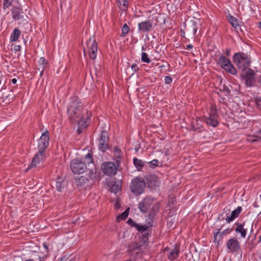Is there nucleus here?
Listing matches in <instances>:
<instances>
[{
	"label": "nucleus",
	"instance_id": "obj_1",
	"mask_svg": "<svg viewBox=\"0 0 261 261\" xmlns=\"http://www.w3.org/2000/svg\"><path fill=\"white\" fill-rule=\"evenodd\" d=\"M83 106L76 97L72 98L67 109V115L72 123H76L81 120H86L83 114Z\"/></svg>",
	"mask_w": 261,
	"mask_h": 261
},
{
	"label": "nucleus",
	"instance_id": "obj_2",
	"mask_svg": "<svg viewBox=\"0 0 261 261\" xmlns=\"http://www.w3.org/2000/svg\"><path fill=\"white\" fill-rule=\"evenodd\" d=\"M234 64L243 71L246 70L250 65V60L244 53H235L233 56Z\"/></svg>",
	"mask_w": 261,
	"mask_h": 261
},
{
	"label": "nucleus",
	"instance_id": "obj_3",
	"mask_svg": "<svg viewBox=\"0 0 261 261\" xmlns=\"http://www.w3.org/2000/svg\"><path fill=\"white\" fill-rule=\"evenodd\" d=\"M146 187L145 181L141 177L133 178L130 185V189L132 193L138 196L142 194Z\"/></svg>",
	"mask_w": 261,
	"mask_h": 261
},
{
	"label": "nucleus",
	"instance_id": "obj_4",
	"mask_svg": "<svg viewBox=\"0 0 261 261\" xmlns=\"http://www.w3.org/2000/svg\"><path fill=\"white\" fill-rule=\"evenodd\" d=\"M218 63L223 69L230 74L234 75L237 73L236 69L231 63L230 60L224 56L221 55L219 57Z\"/></svg>",
	"mask_w": 261,
	"mask_h": 261
},
{
	"label": "nucleus",
	"instance_id": "obj_5",
	"mask_svg": "<svg viewBox=\"0 0 261 261\" xmlns=\"http://www.w3.org/2000/svg\"><path fill=\"white\" fill-rule=\"evenodd\" d=\"M70 168L75 174H82L87 169L86 164L78 159H73L70 163Z\"/></svg>",
	"mask_w": 261,
	"mask_h": 261
},
{
	"label": "nucleus",
	"instance_id": "obj_6",
	"mask_svg": "<svg viewBox=\"0 0 261 261\" xmlns=\"http://www.w3.org/2000/svg\"><path fill=\"white\" fill-rule=\"evenodd\" d=\"M49 140V132L46 130L42 133L41 136L38 140V151L44 154L46 149L48 146Z\"/></svg>",
	"mask_w": 261,
	"mask_h": 261
},
{
	"label": "nucleus",
	"instance_id": "obj_7",
	"mask_svg": "<svg viewBox=\"0 0 261 261\" xmlns=\"http://www.w3.org/2000/svg\"><path fill=\"white\" fill-rule=\"evenodd\" d=\"M153 203V199L150 197H146L139 202L138 208L141 212L146 213L149 209L152 210V207L155 205Z\"/></svg>",
	"mask_w": 261,
	"mask_h": 261
},
{
	"label": "nucleus",
	"instance_id": "obj_8",
	"mask_svg": "<svg viewBox=\"0 0 261 261\" xmlns=\"http://www.w3.org/2000/svg\"><path fill=\"white\" fill-rule=\"evenodd\" d=\"M101 168L103 174L108 176L113 175L117 173V169L115 164L111 162H104Z\"/></svg>",
	"mask_w": 261,
	"mask_h": 261
},
{
	"label": "nucleus",
	"instance_id": "obj_9",
	"mask_svg": "<svg viewBox=\"0 0 261 261\" xmlns=\"http://www.w3.org/2000/svg\"><path fill=\"white\" fill-rule=\"evenodd\" d=\"M242 73V77L245 80V84L247 87L252 86L255 82L254 71L251 68H248Z\"/></svg>",
	"mask_w": 261,
	"mask_h": 261
},
{
	"label": "nucleus",
	"instance_id": "obj_10",
	"mask_svg": "<svg viewBox=\"0 0 261 261\" xmlns=\"http://www.w3.org/2000/svg\"><path fill=\"white\" fill-rule=\"evenodd\" d=\"M228 252L234 253L237 252L240 248V242L236 238L229 239L226 243Z\"/></svg>",
	"mask_w": 261,
	"mask_h": 261
},
{
	"label": "nucleus",
	"instance_id": "obj_11",
	"mask_svg": "<svg viewBox=\"0 0 261 261\" xmlns=\"http://www.w3.org/2000/svg\"><path fill=\"white\" fill-rule=\"evenodd\" d=\"M109 136L106 130H102L101 133L100 139L98 141L99 149L105 152L108 148Z\"/></svg>",
	"mask_w": 261,
	"mask_h": 261
},
{
	"label": "nucleus",
	"instance_id": "obj_12",
	"mask_svg": "<svg viewBox=\"0 0 261 261\" xmlns=\"http://www.w3.org/2000/svg\"><path fill=\"white\" fill-rule=\"evenodd\" d=\"M145 184L150 189H154L159 186V181L158 177L154 174H149L145 177Z\"/></svg>",
	"mask_w": 261,
	"mask_h": 261
},
{
	"label": "nucleus",
	"instance_id": "obj_13",
	"mask_svg": "<svg viewBox=\"0 0 261 261\" xmlns=\"http://www.w3.org/2000/svg\"><path fill=\"white\" fill-rule=\"evenodd\" d=\"M153 20H148L138 23V30L141 33H148L153 29Z\"/></svg>",
	"mask_w": 261,
	"mask_h": 261
},
{
	"label": "nucleus",
	"instance_id": "obj_14",
	"mask_svg": "<svg viewBox=\"0 0 261 261\" xmlns=\"http://www.w3.org/2000/svg\"><path fill=\"white\" fill-rule=\"evenodd\" d=\"M160 209V204L156 203L152 208V211L148 215L147 218L146 220V225L149 227H151L153 224L154 216L159 212Z\"/></svg>",
	"mask_w": 261,
	"mask_h": 261
},
{
	"label": "nucleus",
	"instance_id": "obj_15",
	"mask_svg": "<svg viewBox=\"0 0 261 261\" xmlns=\"http://www.w3.org/2000/svg\"><path fill=\"white\" fill-rule=\"evenodd\" d=\"M45 157V155L44 153L38 151L33 158L30 168L35 167L40 161L43 160Z\"/></svg>",
	"mask_w": 261,
	"mask_h": 261
},
{
	"label": "nucleus",
	"instance_id": "obj_16",
	"mask_svg": "<svg viewBox=\"0 0 261 261\" xmlns=\"http://www.w3.org/2000/svg\"><path fill=\"white\" fill-rule=\"evenodd\" d=\"M203 119H200L198 118L193 119L191 122V130L193 131L201 132V129L202 128V122Z\"/></svg>",
	"mask_w": 261,
	"mask_h": 261
},
{
	"label": "nucleus",
	"instance_id": "obj_17",
	"mask_svg": "<svg viewBox=\"0 0 261 261\" xmlns=\"http://www.w3.org/2000/svg\"><path fill=\"white\" fill-rule=\"evenodd\" d=\"M90 117H91V115L90 114L88 115L87 114V116L86 120H81V121H80L76 123L78 124V128L77 129V132L79 134H81L83 132V129L84 128H86L88 126V123H89L88 121H89V120L90 118Z\"/></svg>",
	"mask_w": 261,
	"mask_h": 261
},
{
	"label": "nucleus",
	"instance_id": "obj_18",
	"mask_svg": "<svg viewBox=\"0 0 261 261\" xmlns=\"http://www.w3.org/2000/svg\"><path fill=\"white\" fill-rule=\"evenodd\" d=\"M143 246H144L142 244L140 245L137 242H133L128 245V251L131 253L136 251L137 253H138L139 251L144 252V251L142 249Z\"/></svg>",
	"mask_w": 261,
	"mask_h": 261
},
{
	"label": "nucleus",
	"instance_id": "obj_19",
	"mask_svg": "<svg viewBox=\"0 0 261 261\" xmlns=\"http://www.w3.org/2000/svg\"><path fill=\"white\" fill-rule=\"evenodd\" d=\"M242 211V208L241 206H238L236 210L233 211L230 216H228L226 218L225 220L228 222L230 223V222L232 221L234 219L237 218L241 212Z\"/></svg>",
	"mask_w": 261,
	"mask_h": 261
},
{
	"label": "nucleus",
	"instance_id": "obj_20",
	"mask_svg": "<svg viewBox=\"0 0 261 261\" xmlns=\"http://www.w3.org/2000/svg\"><path fill=\"white\" fill-rule=\"evenodd\" d=\"M202 119H203V121H204L207 125L214 127L217 126L219 124L218 119L213 117L204 116Z\"/></svg>",
	"mask_w": 261,
	"mask_h": 261
},
{
	"label": "nucleus",
	"instance_id": "obj_21",
	"mask_svg": "<svg viewBox=\"0 0 261 261\" xmlns=\"http://www.w3.org/2000/svg\"><path fill=\"white\" fill-rule=\"evenodd\" d=\"M12 13L13 15V18L15 20H19L22 17V16L21 14V13H22V10L18 6H13V8L12 9Z\"/></svg>",
	"mask_w": 261,
	"mask_h": 261
},
{
	"label": "nucleus",
	"instance_id": "obj_22",
	"mask_svg": "<svg viewBox=\"0 0 261 261\" xmlns=\"http://www.w3.org/2000/svg\"><path fill=\"white\" fill-rule=\"evenodd\" d=\"M179 245L175 244L174 249L172 250L168 254V257L170 260L176 259L179 255Z\"/></svg>",
	"mask_w": 261,
	"mask_h": 261
},
{
	"label": "nucleus",
	"instance_id": "obj_23",
	"mask_svg": "<svg viewBox=\"0 0 261 261\" xmlns=\"http://www.w3.org/2000/svg\"><path fill=\"white\" fill-rule=\"evenodd\" d=\"M237 226L235 231L237 233H241V237L245 238L247 234V229L244 227V224L239 222L236 223Z\"/></svg>",
	"mask_w": 261,
	"mask_h": 261
},
{
	"label": "nucleus",
	"instance_id": "obj_24",
	"mask_svg": "<svg viewBox=\"0 0 261 261\" xmlns=\"http://www.w3.org/2000/svg\"><path fill=\"white\" fill-rule=\"evenodd\" d=\"M48 63L45 59L43 57L40 58L38 61V70L40 71V75L41 76L45 68L47 67Z\"/></svg>",
	"mask_w": 261,
	"mask_h": 261
},
{
	"label": "nucleus",
	"instance_id": "obj_25",
	"mask_svg": "<svg viewBox=\"0 0 261 261\" xmlns=\"http://www.w3.org/2000/svg\"><path fill=\"white\" fill-rule=\"evenodd\" d=\"M66 186V183L65 181L61 177H58L56 184V189L59 191H62V190L64 189V188Z\"/></svg>",
	"mask_w": 261,
	"mask_h": 261
},
{
	"label": "nucleus",
	"instance_id": "obj_26",
	"mask_svg": "<svg viewBox=\"0 0 261 261\" xmlns=\"http://www.w3.org/2000/svg\"><path fill=\"white\" fill-rule=\"evenodd\" d=\"M216 232H214V243L217 246L219 245V242L223 239V234L220 232L221 228L217 229Z\"/></svg>",
	"mask_w": 261,
	"mask_h": 261
},
{
	"label": "nucleus",
	"instance_id": "obj_27",
	"mask_svg": "<svg viewBox=\"0 0 261 261\" xmlns=\"http://www.w3.org/2000/svg\"><path fill=\"white\" fill-rule=\"evenodd\" d=\"M88 179L84 176H82L75 179V184L77 187H82L84 186L88 181Z\"/></svg>",
	"mask_w": 261,
	"mask_h": 261
},
{
	"label": "nucleus",
	"instance_id": "obj_28",
	"mask_svg": "<svg viewBox=\"0 0 261 261\" xmlns=\"http://www.w3.org/2000/svg\"><path fill=\"white\" fill-rule=\"evenodd\" d=\"M121 189V186L118 181L112 182L110 186V190L114 193H117Z\"/></svg>",
	"mask_w": 261,
	"mask_h": 261
},
{
	"label": "nucleus",
	"instance_id": "obj_29",
	"mask_svg": "<svg viewBox=\"0 0 261 261\" xmlns=\"http://www.w3.org/2000/svg\"><path fill=\"white\" fill-rule=\"evenodd\" d=\"M119 8L122 11H126L128 8L127 0H117Z\"/></svg>",
	"mask_w": 261,
	"mask_h": 261
},
{
	"label": "nucleus",
	"instance_id": "obj_30",
	"mask_svg": "<svg viewBox=\"0 0 261 261\" xmlns=\"http://www.w3.org/2000/svg\"><path fill=\"white\" fill-rule=\"evenodd\" d=\"M188 33L193 36H195L197 30L196 23L193 22L192 25L186 28Z\"/></svg>",
	"mask_w": 261,
	"mask_h": 261
},
{
	"label": "nucleus",
	"instance_id": "obj_31",
	"mask_svg": "<svg viewBox=\"0 0 261 261\" xmlns=\"http://www.w3.org/2000/svg\"><path fill=\"white\" fill-rule=\"evenodd\" d=\"M87 45L91 44L90 50L97 51V43L92 37L90 38L87 42Z\"/></svg>",
	"mask_w": 261,
	"mask_h": 261
},
{
	"label": "nucleus",
	"instance_id": "obj_32",
	"mask_svg": "<svg viewBox=\"0 0 261 261\" xmlns=\"http://www.w3.org/2000/svg\"><path fill=\"white\" fill-rule=\"evenodd\" d=\"M20 31L18 29L15 28L11 35L10 41L12 42L16 41L20 36Z\"/></svg>",
	"mask_w": 261,
	"mask_h": 261
},
{
	"label": "nucleus",
	"instance_id": "obj_33",
	"mask_svg": "<svg viewBox=\"0 0 261 261\" xmlns=\"http://www.w3.org/2000/svg\"><path fill=\"white\" fill-rule=\"evenodd\" d=\"M133 163L138 171L141 170L144 166L143 162L141 160L138 159L137 158H134Z\"/></svg>",
	"mask_w": 261,
	"mask_h": 261
},
{
	"label": "nucleus",
	"instance_id": "obj_34",
	"mask_svg": "<svg viewBox=\"0 0 261 261\" xmlns=\"http://www.w3.org/2000/svg\"><path fill=\"white\" fill-rule=\"evenodd\" d=\"M121 150L117 146L114 147V157L116 159V161L117 163L119 162V160L121 159Z\"/></svg>",
	"mask_w": 261,
	"mask_h": 261
},
{
	"label": "nucleus",
	"instance_id": "obj_35",
	"mask_svg": "<svg viewBox=\"0 0 261 261\" xmlns=\"http://www.w3.org/2000/svg\"><path fill=\"white\" fill-rule=\"evenodd\" d=\"M208 116L217 119L218 115L215 105L212 106Z\"/></svg>",
	"mask_w": 261,
	"mask_h": 261
},
{
	"label": "nucleus",
	"instance_id": "obj_36",
	"mask_svg": "<svg viewBox=\"0 0 261 261\" xmlns=\"http://www.w3.org/2000/svg\"><path fill=\"white\" fill-rule=\"evenodd\" d=\"M228 21L234 29H237V28L239 26V23L237 18L233 16H229L228 18Z\"/></svg>",
	"mask_w": 261,
	"mask_h": 261
},
{
	"label": "nucleus",
	"instance_id": "obj_37",
	"mask_svg": "<svg viewBox=\"0 0 261 261\" xmlns=\"http://www.w3.org/2000/svg\"><path fill=\"white\" fill-rule=\"evenodd\" d=\"M128 210H126L121 215L117 217V219L118 222L125 220L128 215Z\"/></svg>",
	"mask_w": 261,
	"mask_h": 261
},
{
	"label": "nucleus",
	"instance_id": "obj_38",
	"mask_svg": "<svg viewBox=\"0 0 261 261\" xmlns=\"http://www.w3.org/2000/svg\"><path fill=\"white\" fill-rule=\"evenodd\" d=\"M149 227L147 225H141L138 224L136 229L139 232H143L146 231Z\"/></svg>",
	"mask_w": 261,
	"mask_h": 261
},
{
	"label": "nucleus",
	"instance_id": "obj_39",
	"mask_svg": "<svg viewBox=\"0 0 261 261\" xmlns=\"http://www.w3.org/2000/svg\"><path fill=\"white\" fill-rule=\"evenodd\" d=\"M129 31V27L125 23L121 29V36L124 37Z\"/></svg>",
	"mask_w": 261,
	"mask_h": 261
},
{
	"label": "nucleus",
	"instance_id": "obj_40",
	"mask_svg": "<svg viewBox=\"0 0 261 261\" xmlns=\"http://www.w3.org/2000/svg\"><path fill=\"white\" fill-rule=\"evenodd\" d=\"M141 61L143 62L149 63L151 62L150 59L148 58L147 54L145 53H142L141 54Z\"/></svg>",
	"mask_w": 261,
	"mask_h": 261
},
{
	"label": "nucleus",
	"instance_id": "obj_41",
	"mask_svg": "<svg viewBox=\"0 0 261 261\" xmlns=\"http://www.w3.org/2000/svg\"><path fill=\"white\" fill-rule=\"evenodd\" d=\"M247 140L249 142H255L258 140H261V138L255 136H248L247 138Z\"/></svg>",
	"mask_w": 261,
	"mask_h": 261
},
{
	"label": "nucleus",
	"instance_id": "obj_42",
	"mask_svg": "<svg viewBox=\"0 0 261 261\" xmlns=\"http://www.w3.org/2000/svg\"><path fill=\"white\" fill-rule=\"evenodd\" d=\"M85 159L86 160L87 164L92 163H93V159L92 156L90 153H88L85 156Z\"/></svg>",
	"mask_w": 261,
	"mask_h": 261
},
{
	"label": "nucleus",
	"instance_id": "obj_43",
	"mask_svg": "<svg viewBox=\"0 0 261 261\" xmlns=\"http://www.w3.org/2000/svg\"><path fill=\"white\" fill-rule=\"evenodd\" d=\"M142 240L143 242V245L145 246L146 245L147 242L148 241V233L145 232L144 233L142 236Z\"/></svg>",
	"mask_w": 261,
	"mask_h": 261
},
{
	"label": "nucleus",
	"instance_id": "obj_44",
	"mask_svg": "<svg viewBox=\"0 0 261 261\" xmlns=\"http://www.w3.org/2000/svg\"><path fill=\"white\" fill-rule=\"evenodd\" d=\"M149 164H150V166L151 167H154L159 166V162L158 160L154 159L152 161H150L149 162Z\"/></svg>",
	"mask_w": 261,
	"mask_h": 261
},
{
	"label": "nucleus",
	"instance_id": "obj_45",
	"mask_svg": "<svg viewBox=\"0 0 261 261\" xmlns=\"http://www.w3.org/2000/svg\"><path fill=\"white\" fill-rule=\"evenodd\" d=\"M127 223L130 225L132 227H135L136 228V226L137 225V223H136L134 221L131 219L129 218L127 221Z\"/></svg>",
	"mask_w": 261,
	"mask_h": 261
},
{
	"label": "nucleus",
	"instance_id": "obj_46",
	"mask_svg": "<svg viewBox=\"0 0 261 261\" xmlns=\"http://www.w3.org/2000/svg\"><path fill=\"white\" fill-rule=\"evenodd\" d=\"M97 51L89 50V57L90 59L94 60L96 58Z\"/></svg>",
	"mask_w": 261,
	"mask_h": 261
},
{
	"label": "nucleus",
	"instance_id": "obj_47",
	"mask_svg": "<svg viewBox=\"0 0 261 261\" xmlns=\"http://www.w3.org/2000/svg\"><path fill=\"white\" fill-rule=\"evenodd\" d=\"M60 261H75V258L72 256H64L61 258Z\"/></svg>",
	"mask_w": 261,
	"mask_h": 261
},
{
	"label": "nucleus",
	"instance_id": "obj_48",
	"mask_svg": "<svg viewBox=\"0 0 261 261\" xmlns=\"http://www.w3.org/2000/svg\"><path fill=\"white\" fill-rule=\"evenodd\" d=\"M255 102L257 107L261 110V97H257L255 99Z\"/></svg>",
	"mask_w": 261,
	"mask_h": 261
},
{
	"label": "nucleus",
	"instance_id": "obj_49",
	"mask_svg": "<svg viewBox=\"0 0 261 261\" xmlns=\"http://www.w3.org/2000/svg\"><path fill=\"white\" fill-rule=\"evenodd\" d=\"M172 82V78L169 76H166L165 77V83L166 84H170Z\"/></svg>",
	"mask_w": 261,
	"mask_h": 261
},
{
	"label": "nucleus",
	"instance_id": "obj_50",
	"mask_svg": "<svg viewBox=\"0 0 261 261\" xmlns=\"http://www.w3.org/2000/svg\"><path fill=\"white\" fill-rule=\"evenodd\" d=\"M131 68L134 72H137L139 70V68L136 64H132L131 66Z\"/></svg>",
	"mask_w": 261,
	"mask_h": 261
},
{
	"label": "nucleus",
	"instance_id": "obj_51",
	"mask_svg": "<svg viewBox=\"0 0 261 261\" xmlns=\"http://www.w3.org/2000/svg\"><path fill=\"white\" fill-rule=\"evenodd\" d=\"M221 90L223 91V92H227V93L228 94H229L230 93V90H229V89L227 86H226L225 85H223L222 89Z\"/></svg>",
	"mask_w": 261,
	"mask_h": 261
},
{
	"label": "nucleus",
	"instance_id": "obj_52",
	"mask_svg": "<svg viewBox=\"0 0 261 261\" xmlns=\"http://www.w3.org/2000/svg\"><path fill=\"white\" fill-rule=\"evenodd\" d=\"M88 176L91 178L92 179L94 177V173L93 172V169H90L89 170Z\"/></svg>",
	"mask_w": 261,
	"mask_h": 261
},
{
	"label": "nucleus",
	"instance_id": "obj_53",
	"mask_svg": "<svg viewBox=\"0 0 261 261\" xmlns=\"http://www.w3.org/2000/svg\"><path fill=\"white\" fill-rule=\"evenodd\" d=\"M230 232V230L229 228L226 229L224 230H223L222 232H221L222 233H223V235L227 234L229 233Z\"/></svg>",
	"mask_w": 261,
	"mask_h": 261
},
{
	"label": "nucleus",
	"instance_id": "obj_54",
	"mask_svg": "<svg viewBox=\"0 0 261 261\" xmlns=\"http://www.w3.org/2000/svg\"><path fill=\"white\" fill-rule=\"evenodd\" d=\"M20 49V46L19 45H17L15 47V50L16 51H18Z\"/></svg>",
	"mask_w": 261,
	"mask_h": 261
},
{
	"label": "nucleus",
	"instance_id": "obj_55",
	"mask_svg": "<svg viewBox=\"0 0 261 261\" xmlns=\"http://www.w3.org/2000/svg\"><path fill=\"white\" fill-rule=\"evenodd\" d=\"M193 48V45H192V44H188V45H187V49H191V48Z\"/></svg>",
	"mask_w": 261,
	"mask_h": 261
},
{
	"label": "nucleus",
	"instance_id": "obj_56",
	"mask_svg": "<svg viewBox=\"0 0 261 261\" xmlns=\"http://www.w3.org/2000/svg\"><path fill=\"white\" fill-rule=\"evenodd\" d=\"M226 55L227 56H230V49H226Z\"/></svg>",
	"mask_w": 261,
	"mask_h": 261
},
{
	"label": "nucleus",
	"instance_id": "obj_57",
	"mask_svg": "<svg viewBox=\"0 0 261 261\" xmlns=\"http://www.w3.org/2000/svg\"><path fill=\"white\" fill-rule=\"evenodd\" d=\"M12 83L13 84H15L16 83H17V80L15 78L13 79L12 80Z\"/></svg>",
	"mask_w": 261,
	"mask_h": 261
},
{
	"label": "nucleus",
	"instance_id": "obj_58",
	"mask_svg": "<svg viewBox=\"0 0 261 261\" xmlns=\"http://www.w3.org/2000/svg\"><path fill=\"white\" fill-rule=\"evenodd\" d=\"M43 247L45 249L48 250V246L45 243L43 244Z\"/></svg>",
	"mask_w": 261,
	"mask_h": 261
},
{
	"label": "nucleus",
	"instance_id": "obj_59",
	"mask_svg": "<svg viewBox=\"0 0 261 261\" xmlns=\"http://www.w3.org/2000/svg\"><path fill=\"white\" fill-rule=\"evenodd\" d=\"M258 27L261 29V21H259L258 23Z\"/></svg>",
	"mask_w": 261,
	"mask_h": 261
},
{
	"label": "nucleus",
	"instance_id": "obj_60",
	"mask_svg": "<svg viewBox=\"0 0 261 261\" xmlns=\"http://www.w3.org/2000/svg\"><path fill=\"white\" fill-rule=\"evenodd\" d=\"M261 242V233H260V235L259 236V238H258V242L259 243Z\"/></svg>",
	"mask_w": 261,
	"mask_h": 261
},
{
	"label": "nucleus",
	"instance_id": "obj_61",
	"mask_svg": "<svg viewBox=\"0 0 261 261\" xmlns=\"http://www.w3.org/2000/svg\"><path fill=\"white\" fill-rule=\"evenodd\" d=\"M25 261H34L33 259H27Z\"/></svg>",
	"mask_w": 261,
	"mask_h": 261
},
{
	"label": "nucleus",
	"instance_id": "obj_62",
	"mask_svg": "<svg viewBox=\"0 0 261 261\" xmlns=\"http://www.w3.org/2000/svg\"><path fill=\"white\" fill-rule=\"evenodd\" d=\"M181 33L182 34V36H183V35L185 34V32L182 30L181 31Z\"/></svg>",
	"mask_w": 261,
	"mask_h": 261
},
{
	"label": "nucleus",
	"instance_id": "obj_63",
	"mask_svg": "<svg viewBox=\"0 0 261 261\" xmlns=\"http://www.w3.org/2000/svg\"><path fill=\"white\" fill-rule=\"evenodd\" d=\"M142 50H145V48L143 46L142 48Z\"/></svg>",
	"mask_w": 261,
	"mask_h": 261
},
{
	"label": "nucleus",
	"instance_id": "obj_64",
	"mask_svg": "<svg viewBox=\"0 0 261 261\" xmlns=\"http://www.w3.org/2000/svg\"><path fill=\"white\" fill-rule=\"evenodd\" d=\"M194 261H195V260H194Z\"/></svg>",
	"mask_w": 261,
	"mask_h": 261
}]
</instances>
